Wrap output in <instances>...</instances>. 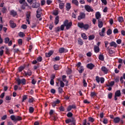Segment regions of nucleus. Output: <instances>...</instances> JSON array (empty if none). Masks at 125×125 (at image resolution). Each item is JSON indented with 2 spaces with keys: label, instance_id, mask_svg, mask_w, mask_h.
I'll use <instances>...</instances> for the list:
<instances>
[{
  "label": "nucleus",
  "instance_id": "1",
  "mask_svg": "<svg viewBox=\"0 0 125 125\" xmlns=\"http://www.w3.org/2000/svg\"><path fill=\"white\" fill-rule=\"evenodd\" d=\"M78 27L80 28V29H83L85 31H87L89 28H90V26L88 24H84L83 22H78L77 23Z\"/></svg>",
  "mask_w": 125,
  "mask_h": 125
},
{
  "label": "nucleus",
  "instance_id": "2",
  "mask_svg": "<svg viewBox=\"0 0 125 125\" xmlns=\"http://www.w3.org/2000/svg\"><path fill=\"white\" fill-rule=\"evenodd\" d=\"M63 24L65 27H66V30L71 29V27H72V21L69 22V21L68 20H65L63 22Z\"/></svg>",
  "mask_w": 125,
  "mask_h": 125
},
{
  "label": "nucleus",
  "instance_id": "3",
  "mask_svg": "<svg viewBox=\"0 0 125 125\" xmlns=\"http://www.w3.org/2000/svg\"><path fill=\"white\" fill-rule=\"evenodd\" d=\"M16 82L18 83V85H20L21 83L23 85L26 84V79H25L24 78L21 80L20 78H18L16 80Z\"/></svg>",
  "mask_w": 125,
  "mask_h": 125
},
{
  "label": "nucleus",
  "instance_id": "4",
  "mask_svg": "<svg viewBox=\"0 0 125 125\" xmlns=\"http://www.w3.org/2000/svg\"><path fill=\"white\" fill-rule=\"evenodd\" d=\"M85 18V13L83 12H81L79 14V16H78V20L81 21L82 19H84Z\"/></svg>",
  "mask_w": 125,
  "mask_h": 125
},
{
  "label": "nucleus",
  "instance_id": "5",
  "mask_svg": "<svg viewBox=\"0 0 125 125\" xmlns=\"http://www.w3.org/2000/svg\"><path fill=\"white\" fill-rule=\"evenodd\" d=\"M23 76H24V77H27V76L31 77V76L33 75V72L31 71V70H30V69H28L27 72L23 71Z\"/></svg>",
  "mask_w": 125,
  "mask_h": 125
},
{
  "label": "nucleus",
  "instance_id": "6",
  "mask_svg": "<svg viewBox=\"0 0 125 125\" xmlns=\"http://www.w3.org/2000/svg\"><path fill=\"white\" fill-rule=\"evenodd\" d=\"M59 53H66L68 52V49H65L64 47H61L59 49Z\"/></svg>",
  "mask_w": 125,
  "mask_h": 125
},
{
  "label": "nucleus",
  "instance_id": "7",
  "mask_svg": "<svg viewBox=\"0 0 125 125\" xmlns=\"http://www.w3.org/2000/svg\"><path fill=\"white\" fill-rule=\"evenodd\" d=\"M85 9L87 12H93V10L91 8V7L88 5H85Z\"/></svg>",
  "mask_w": 125,
  "mask_h": 125
},
{
  "label": "nucleus",
  "instance_id": "8",
  "mask_svg": "<svg viewBox=\"0 0 125 125\" xmlns=\"http://www.w3.org/2000/svg\"><path fill=\"white\" fill-rule=\"evenodd\" d=\"M59 103H60V100L58 99L56 101H54L53 102H52L51 105L53 108H55L56 105H57V104H59Z\"/></svg>",
  "mask_w": 125,
  "mask_h": 125
},
{
  "label": "nucleus",
  "instance_id": "9",
  "mask_svg": "<svg viewBox=\"0 0 125 125\" xmlns=\"http://www.w3.org/2000/svg\"><path fill=\"white\" fill-rule=\"evenodd\" d=\"M9 23L10 27L12 28V29H14V28L16 27V23H14V21H13L10 20Z\"/></svg>",
  "mask_w": 125,
  "mask_h": 125
},
{
  "label": "nucleus",
  "instance_id": "10",
  "mask_svg": "<svg viewBox=\"0 0 125 125\" xmlns=\"http://www.w3.org/2000/svg\"><path fill=\"white\" fill-rule=\"evenodd\" d=\"M53 53H54V51L50 50L48 53H45V56L47 58H48L49 57H50Z\"/></svg>",
  "mask_w": 125,
  "mask_h": 125
},
{
  "label": "nucleus",
  "instance_id": "11",
  "mask_svg": "<svg viewBox=\"0 0 125 125\" xmlns=\"http://www.w3.org/2000/svg\"><path fill=\"white\" fill-rule=\"evenodd\" d=\"M86 67L87 69H89L90 70H92L93 68L95 67V65L93 64L92 63H88L87 64Z\"/></svg>",
  "mask_w": 125,
  "mask_h": 125
},
{
  "label": "nucleus",
  "instance_id": "12",
  "mask_svg": "<svg viewBox=\"0 0 125 125\" xmlns=\"http://www.w3.org/2000/svg\"><path fill=\"white\" fill-rule=\"evenodd\" d=\"M101 70H102V72H103V73H104V74H108L109 69H108V68H107L106 67L102 66L101 67Z\"/></svg>",
  "mask_w": 125,
  "mask_h": 125
},
{
  "label": "nucleus",
  "instance_id": "13",
  "mask_svg": "<svg viewBox=\"0 0 125 125\" xmlns=\"http://www.w3.org/2000/svg\"><path fill=\"white\" fill-rule=\"evenodd\" d=\"M121 121V118L120 117H117L114 118L113 122L114 124H119Z\"/></svg>",
  "mask_w": 125,
  "mask_h": 125
},
{
  "label": "nucleus",
  "instance_id": "14",
  "mask_svg": "<svg viewBox=\"0 0 125 125\" xmlns=\"http://www.w3.org/2000/svg\"><path fill=\"white\" fill-rule=\"evenodd\" d=\"M40 3L35 2V3H33L32 5V7L33 8H38V7H40Z\"/></svg>",
  "mask_w": 125,
  "mask_h": 125
},
{
  "label": "nucleus",
  "instance_id": "15",
  "mask_svg": "<svg viewBox=\"0 0 125 125\" xmlns=\"http://www.w3.org/2000/svg\"><path fill=\"white\" fill-rule=\"evenodd\" d=\"M106 51H107L108 53H109V54H114V53H115V52L114 51V50H112L111 48H110L109 47H108L106 48Z\"/></svg>",
  "mask_w": 125,
  "mask_h": 125
},
{
  "label": "nucleus",
  "instance_id": "16",
  "mask_svg": "<svg viewBox=\"0 0 125 125\" xmlns=\"http://www.w3.org/2000/svg\"><path fill=\"white\" fill-rule=\"evenodd\" d=\"M94 51L95 53H98V52L100 51V48H99V47L98 46H94Z\"/></svg>",
  "mask_w": 125,
  "mask_h": 125
},
{
  "label": "nucleus",
  "instance_id": "17",
  "mask_svg": "<svg viewBox=\"0 0 125 125\" xmlns=\"http://www.w3.org/2000/svg\"><path fill=\"white\" fill-rule=\"evenodd\" d=\"M95 17L98 20L100 19V18H101V14H100V12H97L95 14Z\"/></svg>",
  "mask_w": 125,
  "mask_h": 125
},
{
  "label": "nucleus",
  "instance_id": "18",
  "mask_svg": "<svg viewBox=\"0 0 125 125\" xmlns=\"http://www.w3.org/2000/svg\"><path fill=\"white\" fill-rule=\"evenodd\" d=\"M78 43L80 45H83V39L81 38H78Z\"/></svg>",
  "mask_w": 125,
  "mask_h": 125
},
{
  "label": "nucleus",
  "instance_id": "19",
  "mask_svg": "<svg viewBox=\"0 0 125 125\" xmlns=\"http://www.w3.org/2000/svg\"><path fill=\"white\" fill-rule=\"evenodd\" d=\"M66 78H67V76H66V75H62V82H64L65 83H66V86H67V85H68L67 84V83H68V82L67 81V80L66 79Z\"/></svg>",
  "mask_w": 125,
  "mask_h": 125
},
{
  "label": "nucleus",
  "instance_id": "20",
  "mask_svg": "<svg viewBox=\"0 0 125 125\" xmlns=\"http://www.w3.org/2000/svg\"><path fill=\"white\" fill-rule=\"evenodd\" d=\"M83 71H84V68H83V66H80L78 69L79 74H83Z\"/></svg>",
  "mask_w": 125,
  "mask_h": 125
},
{
  "label": "nucleus",
  "instance_id": "21",
  "mask_svg": "<svg viewBox=\"0 0 125 125\" xmlns=\"http://www.w3.org/2000/svg\"><path fill=\"white\" fill-rule=\"evenodd\" d=\"M124 80H125V73H124L123 76L121 77L120 78V82L121 83H124L125 82Z\"/></svg>",
  "mask_w": 125,
  "mask_h": 125
},
{
  "label": "nucleus",
  "instance_id": "22",
  "mask_svg": "<svg viewBox=\"0 0 125 125\" xmlns=\"http://www.w3.org/2000/svg\"><path fill=\"white\" fill-rule=\"evenodd\" d=\"M115 96H117V97H120L121 96V90H118L115 93Z\"/></svg>",
  "mask_w": 125,
  "mask_h": 125
},
{
  "label": "nucleus",
  "instance_id": "23",
  "mask_svg": "<svg viewBox=\"0 0 125 125\" xmlns=\"http://www.w3.org/2000/svg\"><path fill=\"white\" fill-rule=\"evenodd\" d=\"M66 8L67 11H69L71 9V3H67L66 5Z\"/></svg>",
  "mask_w": 125,
  "mask_h": 125
},
{
  "label": "nucleus",
  "instance_id": "24",
  "mask_svg": "<svg viewBox=\"0 0 125 125\" xmlns=\"http://www.w3.org/2000/svg\"><path fill=\"white\" fill-rule=\"evenodd\" d=\"M72 3L76 6H79V1L77 0H72Z\"/></svg>",
  "mask_w": 125,
  "mask_h": 125
},
{
  "label": "nucleus",
  "instance_id": "25",
  "mask_svg": "<svg viewBox=\"0 0 125 125\" xmlns=\"http://www.w3.org/2000/svg\"><path fill=\"white\" fill-rule=\"evenodd\" d=\"M109 44L110 46H114V47H117L118 46V45L117 43H115V42H112L110 43H109Z\"/></svg>",
  "mask_w": 125,
  "mask_h": 125
},
{
  "label": "nucleus",
  "instance_id": "26",
  "mask_svg": "<svg viewBox=\"0 0 125 125\" xmlns=\"http://www.w3.org/2000/svg\"><path fill=\"white\" fill-rule=\"evenodd\" d=\"M98 27L99 28H102L103 27V22L100 21V20H98Z\"/></svg>",
  "mask_w": 125,
  "mask_h": 125
},
{
  "label": "nucleus",
  "instance_id": "27",
  "mask_svg": "<svg viewBox=\"0 0 125 125\" xmlns=\"http://www.w3.org/2000/svg\"><path fill=\"white\" fill-rule=\"evenodd\" d=\"M59 23V16H57L55 19V24L57 25Z\"/></svg>",
  "mask_w": 125,
  "mask_h": 125
},
{
  "label": "nucleus",
  "instance_id": "28",
  "mask_svg": "<svg viewBox=\"0 0 125 125\" xmlns=\"http://www.w3.org/2000/svg\"><path fill=\"white\" fill-rule=\"evenodd\" d=\"M29 111L30 114H33V113H34V111H35V109L34 108V107L32 106H30Z\"/></svg>",
  "mask_w": 125,
  "mask_h": 125
},
{
  "label": "nucleus",
  "instance_id": "29",
  "mask_svg": "<svg viewBox=\"0 0 125 125\" xmlns=\"http://www.w3.org/2000/svg\"><path fill=\"white\" fill-rule=\"evenodd\" d=\"M81 37L83 39V40H86L87 39V36L85 33L82 34Z\"/></svg>",
  "mask_w": 125,
  "mask_h": 125
},
{
  "label": "nucleus",
  "instance_id": "30",
  "mask_svg": "<svg viewBox=\"0 0 125 125\" xmlns=\"http://www.w3.org/2000/svg\"><path fill=\"white\" fill-rule=\"evenodd\" d=\"M118 21L119 23H123L124 21V18L123 17H119L118 18Z\"/></svg>",
  "mask_w": 125,
  "mask_h": 125
},
{
  "label": "nucleus",
  "instance_id": "31",
  "mask_svg": "<svg viewBox=\"0 0 125 125\" xmlns=\"http://www.w3.org/2000/svg\"><path fill=\"white\" fill-rule=\"evenodd\" d=\"M99 59L101 60V61H104V56L102 54H100L99 56Z\"/></svg>",
  "mask_w": 125,
  "mask_h": 125
},
{
  "label": "nucleus",
  "instance_id": "32",
  "mask_svg": "<svg viewBox=\"0 0 125 125\" xmlns=\"http://www.w3.org/2000/svg\"><path fill=\"white\" fill-rule=\"evenodd\" d=\"M11 15H13L14 17L16 16L17 15V12L14 10H12L11 11Z\"/></svg>",
  "mask_w": 125,
  "mask_h": 125
},
{
  "label": "nucleus",
  "instance_id": "33",
  "mask_svg": "<svg viewBox=\"0 0 125 125\" xmlns=\"http://www.w3.org/2000/svg\"><path fill=\"white\" fill-rule=\"evenodd\" d=\"M24 69H25V68H24V67L23 66V65H22V66H20L18 68V70L19 72H22V71H23V70H24Z\"/></svg>",
  "mask_w": 125,
  "mask_h": 125
},
{
  "label": "nucleus",
  "instance_id": "34",
  "mask_svg": "<svg viewBox=\"0 0 125 125\" xmlns=\"http://www.w3.org/2000/svg\"><path fill=\"white\" fill-rule=\"evenodd\" d=\"M23 67L24 69H25V70H27V69H28V68H29V66H30V64L28 63V64H24L23 65Z\"/></svg>",
  "mask_w": 125,
  "mask_h": 125
},
{
  "label": "nucleus",
  "instance_id": "35",
  "mask_svg": "<svg viewBox=\"0 0 125 125\" xmlns=\"http://www.w3.org/2000/svg\"><path fill=\"white\" fill-rule=\"evenodd\" d=\"M72 122L70 123V125H76V120L74 118H72Z\"/></svg>",
  "mask_w": 125,
  "mask_h": 125
},
{
  "label": "nucleus",
  "instance_id": "36",
  "mask_svg": "<svg viewBox=\"0 0 125 125\" xmlns=\"http://www.w3.org/2000/svg\"><path fill=\"white\" fill-rule=\"evenodd\" d=\"M36 60H37V62H42V58L41 56H39L37 58Z\"/></svg>",
  "mask_w": 125,
  "mask_h": 125
},
{
  "label": "nucleus",
  "instance_id": "37",
  "mask_svg": "<svg viewBox=\"0 0 125 125\" xmlns=\"http://www.w3.org/2000/svg\"><path fill=\"white\" fill-rule=\"evenodd\" d=\"M60 60V57L56 56L55 58H53V61L55 62V61H59Z\"/></svg>",
  "mask_w": 125,
  "mask_h": 125
},
{
  "label": "nucleus",
  "instance_id": "38",
  "mask_svg": "<svg viewBox=\"0 0 125 125\" xmlns=\"http://www.w3.org/2000/svg\"><path fill=\"white\" fill-rule=\"evenodd\" d=\"M59 110L61 112H64L65 111V107L63 106H61L59 107Z\"/></svg>",
  "mask_w": 125,
  "mask_h": 125
},
{
  "label": "nucleus",
  "instance_id": "39",
  "mask_svg": "<svg viewBox=\"0 0 125 125\" xmlns=\"http://www.w3.org/2000/svg\"><path fill=\"white\" fill-rule=\"evenodd\" d=\"M66 116L68 118H72L73 117V113L69 112L67 114Z\"/></svg>",
  "mask_w": 125,
  "mask_h": 125
},
{
  "label": "nucleus",
  "instance_id": "40",
  "mask_svg": "<svg viewBox=\"0 0 125 125\" xmlns=\"http://www.w3.org/2000/svg\"><path fill=\"white\" fill-rule=\"evenodd\" d=\"M89 41H92V40H94L95 36L94 35H90L89 37Z\"/></svg>",
  "mask_w": 125,
  "mask_h": 125
},
{
  "label": "nucleus",
  "instance_id": "41",
  "mask_svg": "<svg viewBox=\"0 0 125 125\" xmlns=\"http://www.w3.org/2000/svg\"><path fill=\"white\" fill-rule=\"evenodd\" d=\"M72 121H73V119H68L65 120V122L66 124H69L70 123H72Z\"/></svg>",
  "mask_w": 125,
  "mask_h": 125
},
{
  "label": "nucleus",
  "instance_id": "42",
  "mask_svg": "<svg viewBox=\"0 0 125 125\" xmlns=\"http://www.w3.org/2000/svg\"><path fill=\"white\" fill-rule=\"evenodd\" d=\"M19 36L21 38H24V37H25V34H24L23 32H20L19 33Z\"/></svg>",
  "mask_w": 125,
  "mask_h": 125
},
{
  "label": "nucleus",
  "instance_id": "43",
  "mask_svg": "<svg viewBox=\"0 0 125 125\" xmlns=\"http://www.w3.org/2000/svg\"><path fill=\"white\" fill-rule=\"evenodd\" d=\"M22 120V117L19 116H16V121H21Z\"/></svg>",
  "mask_w": 125,
  "mask_h": 125
},
{
  "label": "nucleus",
  "instance_id": "44",
  "mask_svg": "<svg viewBox=\"0 0 125 125\" xmlns=\"http://www.w3.org/2000/svg\"><path fill=\"white\" fill-rule=\"evenodd\" d=\"M59 8H60V9H63V8H64V3H60L59 4Z\"/></svg>",
  "mask_w": 125,
  "mask_h": 125
},
{
  "label": "nucleus",
  "instance_id": "45",
  "mask_svg": "<svg viewBox=\"0 0 125 125\" xmlns=\"http://www.w3.org/2000/svg\"><path fill=\"white\" fill-rule=\"evenodd\" d=\"M10 119L12 120V121H14V122H16V116L14 115H11L10 116Z\"/></svg>",
  "mask_w": 125,
  "mask_h": 125
},
{
  "label": "nucleus",
  "instance_id": "46",
  "mask_svg": "<svg viewBox=\"0 0 125 125\" xmlns=\"http://www.w3.org/2000/svg\"><path fill=\"white\" fill-rule=\"evenodd\" d=\"M106 34L107 36H110V35H112V30L108 29L106 32Z\"/></svg>",
  "mask_w": 125,
  "mask_h": 125
},
{
  "label": "nucleus",
  "instance_id": "47",
  "mask_svg": "<svg viewBox=\"0 0 125 125\" xmlns=\"http://www.w3.org/2000/svg\"><path fill=\"white\" fill-rule=\"evenodd\" d=\"M54 69L56 71H57L59 69V66L58 64H54Z\"/></svg>",
  "mask_w": 125,
  "mask_h": 125
},
{
  "label": "nucleus",
  "instance_id": "48",
  "mask_svg": "<svg viewBox=\"0 0 125 125\" xmlns=\"http://www.w3.org/2000/svg\"><path fill=\"white\" fill-rule=\"evenodd\" d=\"M66 74H67V75H71V74H72V69L68 68L66 71Z\"/></svg>",
  "mask_w": 125,
  "mask_h": 125
},
{
  "label": "nucleus",
  "instance_id": "49",
  "mask_svg": "<svg viewBox=\"0 0 125 125\" xmlns=\"http://www.w3.org/2000/svg\"><path fill=\"white\" fill-rule=\"evenodd\" d=\"M83 85L84 87H86L87 86V83H86V82L84 79L83 80Z\"/></svg>",
  "mask_w": 125,
  "mask_h": 125
},
{
  "label": "nucleus",
  "instance_id": "50",
  "mask_svg": "<svg viewBox=\"0 0 125 125\" xmlns=\"http://www.w3.org/2000/svg\"><path fill=\"white\" fill-rule=\"evenodd\" d=\"M90 96L91 97H94V96H96V93H95V92H91Z\"/></svg>",
  "mask_w": 125,
  "mask_h": 125
},
{
  "label": "nucleus",
  "instance_id": "51",
  "mask_svg": "<svg viewBox=\"0 0 125 125\" xmlns=\"http://www.w3.org/2000/svg\"><path fill=\"white\" fill-rule=\"evenodd\" d=\"M55 33H58V32H60V27L59 26L56 27L55 28Z\"/></svg>",
  "mask_w": 125,
  "mask_h": 125
},
{
  "label": "nucleus",
  "instance_id": "52",
  "mask_svg": "<svg viewBox=\"0 0 125 125\" xmlns=\"http://www.w3.org/2000/svg\"><path fill=\"white\" fill-rule=\"evenodd\" d=\"M103 123L104 125H107L108 124V120L106 118H104Z\"/></svg>",
  "mask_w": 125,
  "mask_h": 125
},
{
  "label": "nucleus",
  "instance_id": "53",
  "mask_svg": "<svg viewBox=\"0 0 125 125\" xmlns=\"http://www.w3.org/2000/svg\"><path fill=\"white\" fill-rule=\"evenodd\" d=\"M5 43H8V42H9V41H10V39H9V38L8 37H7L6 38H5Z\"/></svg>",
  "mask_w": 125,
  "mask_h": 125
},
{
  "label": "nucleus",
  "instance_id": "54",
  "mask_svg": "<svg viewBox=\"0 0 125 125\" xmlns=\"http://www.w3.org/2000/svg\"><path fill=\"white\" fill-rule=\"evenodd\" d=\"M60 86L61 87H64V86H65V83H64L62 81H60Z\"/></svg>",
  "mask_w": 125,
  "mask_h": 125
},
{
  "label": "nucleus",
  "instance_id": "55",
  "mask_svg": "<svg viewBox=\"0 0 125 125\" xmlns=\"http://www.w3.org/2000/svg\"><path fill=\"white\" fill-rule=\"evenodd\" d=\"M41 14H42V13L41 12H37V15H36L37 18H40L41 16H42Z\"/></svg>",
  "mask_w": 125,
  "mask_h": 125
},
{
  "label": "nucleus",
  "instance_id": "56",
  "mask_svg": "<svg viewBox=\"0 0 125 125\" xmlns=\"http://www.w3.org/2000/svg\"><path fill=\"white\" fill-rule=\"evenodd\" d=\"M58 91L59 93H62L63 92V88H61V87H59L58 88Z\"/></svg>",
  "mask_w": 125,
  "mask_h": 125
},
{
  "label": "nucleus",
  "instance_id": "57",
  "mask_svg": "<svg viewBox=\"0 0 125 125\" xmlns=\"http://www.w3.org/2000/svg\"><path fill=\"white\" fill-rule=\"evenodd\" d=\"M96 81L98 83H100V78H99V76H96Z\"/></svg>",
  "mask_w": 125,
  "mask_h": 125
},
{
  "label": "nucleus",
  "instance_id": "58",
  "mask_svg": "<svg viewBox=\"0 0 125 125\" xmlns=\"http://www.w3.org/2000/svg\"><path fill=\"white\" fill-rule=\"evenodd\" d=\"M100 82H101V83H104V82H105V79H104V78L103 77H101L100 78Z\"/></svg>",
  "mask_w": 125,
  "mask_h": 125
},
{
  "label": "nucleus",
  "instance_id": "59",
  "mask_svg": "<svg viewBox=\"0 0 125 125\" xmlns=\"http://www.w3.org/2000/svg\"><path fill=\"white\" fill-rule=\"evenodd\" d=\"M21 29H23V30H26L27 29V25L26 24H22L21 26Z\"/></svg>",
  "mask_w": 125,
  "mask_h": 125
},
{
  "label": "nucleus",
  "instance_id": "60",
  "mask_svg": "<svg viewBox=\"0 0 125 125\" xmlns=\"http://www.w3.org/2000/svg\"><path fill=\"white\" fill-rule=\"evenodd\" d=\"M53 15L55 16L58 15V10H56L53 11Z\"/></svg>",
  "mask_w": 125,
  "mask_h": 125
},
{
  "label": "nucleus",
  "instance_id": "61",
  "mask_svg": "<svg viewBox=\"0 0 125 125\" xmlns=\"http://www.w3.org/2000/svg\"><path fill=\"white\" fill-rule=\"evenodd\" d=\"M88 120L89 122H91V123H93V122H94V119L92 117H89Z\"/></svg>",
  "mask_w": 125,
  "mask_h": 125
},
{
  "label": "nucleus",
  "instance_id": "62",
  "mask_svg": "<svg viewBox=\"0 0 125 125\" xmlns=\"http://www.w3.org/2000/svg\"><path fill=\"white\" fill-rule=\"evenodd\" d=\"M31 83H32V84H36V83H37V80H35V79H32V81H31Z\"/></svg>",
  "mask_w": 125,
  "mask_h": 125
},
{
  "label": "nucleus",
  "instance_id": "63",
  "mask_svg": "<svg viewBox=\"0 0 125 125\" xmlns=\"http://www.w3.org/2000/svg\"><path fill=\"white\" fill-rule=\"evenodd\" d=\"M113 96V94L110 93L108 94V98L109 99H112V97Z\"/></svg>",
  "mask_w": 125,
  "mask_h": 125
},
{
  "label": "nucleus",
  "instance_id": "64",
  "mask_svg": "<svg viewBox=\"0 0 125 125\" xmlns=\"http://www.w3.org/2000/svg\"><path fill=\"white\" fill-rule=\"evenodd\" d=\"M18 42L19 44L22 45V42H23V41H22V39H19Z\"/></svg>",
  "mask_w": 125,
  "mask_h": 125
}]
</instances>
